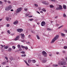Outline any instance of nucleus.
Instances as JSON below:
<instances>
[{
  "label": "nucleus",
  "mask_w": 67,
  "mask_h": 67,
  "mask_svg": "<svg viewBox=\"0 0 67 67\" xmlns=\"http://www.w3.org/2000/svg\"><path fill=\"white\" fill-rule=\"evenodd\" d=\"M58 16H56L54 18L55 19H57V18H58Z\"/></svg>",
  "instance_id": "44"
},
{
  "label": "nucleus",
  "mask_w": 67,
  "mask_h": 67,
  "mask_svg": "<svg viewBox=\"0 0 67 67\" xmlns=\"http://www.w3.org/2000/svg\"><path fill=\"white\" fill-rule=\"evenodd\" d=\"M31 32H33V33H34L35 34V33L34 32H33V31H31Z\"/></svg>",
  "instance_id": "64"
},
{
  "label": "nucleus",
  "mask_w": 67,
  "mask_h": 67,
  "mask_svg": "<svg viewBox=\"0 0 67 67\" xmlns=\"http://www.w3.org/2000/svg\"><path fill=\"white\" fill-rule=\"evenodd\" d=\"M7 27H9V26H10V25H9V24H7Z\"/></svg>",
  "instance_id": "47"
},
{
  "label": "nucleus",
  "mask_w": 67,
  "mask_h": 67,
  "mask_svg": "<svg viewBox=\"0 0 67 67\" xmlns=\"http://www.w3.org/2000/svg\"><path fill=\"white\" fill-rule=\"evenodd\" d=\"M41 24V26H45V24H46V23L44 21H42V22Z\"/></svg>",
  "instance_id": "5"
},
{
  "label": "nucleus",
  "mask_w": 67,
  "mask_h": 67,
  "mask_svg": "<svg viewBox=\"0 0 67 67\" xmlns=\"http://www.w3.org/2000/svg\"><path fill=\"white\" fill-rule=\"evenodd\" d=\"M23 31V29H18L17 30V31L18 32H22Z\"/></svg>",
  "instance_id": "6"
},
{
  "label": "nucleus",
  "mask_w": 67,
  "mask_h": 67,
  "mask_svg": "<svg viewBox=\"0 0 67 67\" xmlns=\"http://www.w3.org/2000/svg\"><path fill=\"white\" fill-rule=\"evenodd\" d=\"M28 37L29 38H30L31 37V35H30L29 36H28Z\"/></svg>",
  "instance_id": "34"
},
{
  "label": "nucleus",
  "mask_w": 67,
  "mask_h": 67,
  "mask_svg": "<svg viewBox=\"0 0 67 67\" xmlns=\"http://www.w3.org/2000/svg\"><path fill=\"white\" fill-rule=\"evenodd\" d=\"M34 20V19H31L29 20L30 21H33Z\"/></svg>",
  "instance_id": "39"
},
{
  "label": "nucleus",
  "mask_w": 67,
  "mask_h": 67,
  "mask_svg": "<svg viewBox=\"0 0 67 67\" xmlns=\"http://www.w3.org/2000/svg\"><path fill=\"white\" fill-rule=\"evenodd\" d=\"M41 10L42 11H44V12H46V10H45L44 8L42 9Z\"/></svg>",
  "instance_id": "20"
},
{
  "label": "nucleus",
  "mask_w": 67,
  "mask_h": 67,
  "mask_svg": "<svg viewBox=\"0 0 67 67\" xmlns=\"http://www.w3.org/2000/svg\"><path fill=\"white\" fill-rule=\"evenodd\" d=\"M12 47L13 48V49H14L15 48V47L14 46H13Z\"/></svg>",
  "instance_id": "35"
},
{
  "label": "nucleus",
  "mask_w": 67,
  "mask_h": 67,
  "mask_svg": "<svg viewBox=\"0 0 67 67\" xmlns=\"http://www.w3.org/2000/svg\"><path fill=\"white\" fill-rule=\"evenodd\" d=\"M5 58L7 60H8V57H5Z\"/></svg>",
  "instance_id": "28"
},
{
  "label": "nucleus",
  "mask_w": 67,
  "mask_h": 67,
  "mask_svg": "<svg viewBox=\"0 0 67 67\" xmlns=\"http://www.w3.org/2000/svg\"><path fill=\"white\" fill-rule=\"evenodd\" d=\"M19 51H22V49H21V48H19Z\"/></svg>",
  "instance_id": "52"
},
{
  "label": "nucleus",
  "mask_w": 67,
  "mask_h": 67,
  "mask_svg": "<svg viewBox=\"0 0 67 67\" xmlns=\"http://www.w3.org/2000/svg\"><path fill=\"white\" fill-rule=\"evenodd\" d=\"M67 48V47L66 46L64 47V49H66V48Z\"/></svg>",
  "instance_id": "46"
},
{
  "label": "nucleus",
  "mask_w": 67,
  "mask_h": 67,
  "mask_svg": "<svg viewBox=\"0 0 67 67\" xmlns=\"http://www.w3.org/2000/svg\"><path fill=\"white\" fill-rule=\"evenodd\" d=\"M42 3H43V4H45V5H47V4H48V3L46 1L42 2Z\"/></svg>",
  "instance_id": "7"
},
{
  "label": "nucleus",
  "mask_w": 67,
  "mask_h": 67,
  "mask_svg": "<svg viewBox=\"0 0 67 67\" xmlns=\"http://www.w3.org/2000/svg\"><path fill=\"white\" fill-rule=\"evenodd\" d=\"M54 6L53 5H50V8H54Z\"/></svg>",
  "instance_id": "21"
},
{
  "label": "nucleus",
  "mask_w": 67,
  "mask_h": 67,
  "mask_svg": "<svg viewBox=\"0 0 67 67\" xmlns=\"http://www.w3.org/2000/svg\"><path fill=\"white\" fill-rule=\"evenodd\" d=\"M25 11H27V9L26 8H25L24 9Z\"/></svg>",
  "instance_id": "37"
},
{
  "label": "nucleus",
  "mask_w": 67,
  "mask_h": 67,
  "mask_svg": "<svg viewBox=\"0 0 67 67\" xmlns=\"http://www.w3.org/2000/svg\"><path fill=\"white\" fill-rule=\"evenodd\" d=\"M63 53H65V51H63Z\"/></svg>",
  "instance_id": "55"
},
{
  "label": "nucleus",
  "mask_w": 67,
  "mask_h": 67,
  "mask_svg": "<svg viewBox=\"0 0 67 67\" xmlns=\"http://www.w3.org/2000/svg\"><path fill=\"white\" fill-rule=\"evenodd\" d=\"M59 10H62L63 9V7H62V5H59Z\"/></svg>",
  "instance_id": "10"
},
{
  "label": "nucleus",
  "mask_w": 67,
  "mask_h": 67,
  "mask_svg": "<svg viewBox=\"0 0 67 67\" xmlns=\"http://www.w3.org/2000/svg\"><path fill=\"white\" fill-rule=\"evenodd\" d=\"M21 47L22 48H24V47H25V46L22 45L21 46Z\"/></svg>",
  "instance_id": "33"
},
{
  "label": "nucleus",
  "mask_w": 67,
  "mask_h": 67,
  "mask_svg": "<svg viewBox=\"0 0 67 67\" xmlns=\"http://www.w3.org/2000/svg\"><path fill=\"white\" fill-rule=\"evenodd\" d=\"M63 8L64 9H66V6L65 5H63Z\"/></svg>",
  "instance_id": "12"
},
{
  "label": "nucleus",
  "mask_w": 67,
  "mask_h": 67,
  "mask_svg": "<svg viewBox=\"0 0 67 67\" xmlns=\"http://www.w3.org/2000/svg\"><path fill=\"white\" fill-rule=\"evenodd\" d=\"M63 17L64 18H66V17H67V16H66V15L65 14V13H64L63 14Z\"/></svg>",
  "instance_id": "18"
},
{
  "label": "nucleus",
  "mask_w": 67,
  "mask_h": 67,
  "mask_svg": "<svg viewBox=\"0 0 67 67\" xmlns=\"http://www.w3.org/2000/svg\"><path fill=\"white\" fill-rule=\"evenodd\" d=\"M22 37V38H24V34H20Z\"/></svg>",
  "instance_id": "14"
},
{
  "label": "nucleus",
  "mask_w": 67,
  "mask_h": 67,
  "mask_svg": "<svg viewBox=\"0 0 67 67\" xmlns=\"http://www.w3.org/2000/svg\"><path fill=\"white\" fill-rule=\"evenodd\" d=\"M51 0V1H52V2H55V0Z\"/></svg>",
  "instance_id": "40"
},
{
  "label": "nucleus",
  "mask_w": 67,
  "mask_h": 67,
  "mask_svg": "<svg viewBox=\"0 0 67 67\" xmlns=\"http://www.w3.org/2000/svg\"><path fill=\"white\" fill-rule=\"evenodd\" d=\"M12 49H11V48H9V49H8V51L9 52H11V50Z\"/></svg>",
  "instance_id": "23"
},
{
  "label": "nucleus",
  "mask_w": 67,
  "mask_h": 67,
  "mask_svg": "<svg viewBox=\"0 0 67 67\" xmlns=\"http://www.w3.org/2000/svg\"><path fill=\"white\" fill-rule=\"evenodd\" d=\"M8 8L9 9V10H11L12 9V6L11 5H9L8 7Z\"/></svg>",
  "instance_id": "13"
},
{
  "label": "nucleus",
  "mask_w": 67,
  "mask_h": 67,
  "mask_svg": "<svg viewBox=\"0 0 67 67\" xmlns=\"http://www.w3.org/2000/svg\"><path fill=\"white\" fill-rule=\"evenodd\" d=\"M59 24H56V26H59Z\"/></svg>",
  "instance_id": "54"
},
{
  "label": "nucleus",
  "mask_w": 67,
  "mask_h": 67,
  "mask_svg": "<svg viewBox=\"0 0 67 67\" xmlns=\"http://www.w3.org/2000/svg\"><path fill=\"white\" fill-rule=\"evenodd\" d=\"M61 35L62 36H65V34L63 33H61Z\"/></svg>",
  "instance_id": "16"
},
{
  "label": "nucleus",
  "mask_w": 67,
  "mask_h": 67,
  "mask_svg": "<svg viewBox=\"0 0 67 67\" xmlns=\"http://www.w3.org/2000/svg\"><path fill=\"white\" fill-rule=\"evenodd\" d=\"M27 65L28 66H29V64L27 63Z\"/></svg>",
  "instance_id": "60"
},
{
  "label": "nucleus",
  "mask_w": 67,
  "mask_h": 67,
  "mask_svg": "<svg viewBox=\"0 0 67 67\" xmlns=\"http://www.w3.org/2000/svg\"><path fill=\"white\" fill-rule=\"evenodd\" d=\"M24 48H25V49H28V47H27V46L25 47Z\"/></svg>",
  "instance_id": "27"
},
{
  "label": "nucleus",
  "mask_w": 67,
  "mask_h": 67,
  "mask_svg": "<svg viewBox=\"0 0 67 67\" xmlns=\"http://www.w3.org/2000/svg\"><path fill=\"white\" fill-rule=\"evenodd\" d=\"M40 56V54H38V57H39V56Z\"/></svg>",
  "instance_id": "62"
},
{
  "label": "nucleus",
  "mask_w": 67,
  "mask_h": 67,
  "mask_svg": "<svg viewBox=\"0 0 67 67\" xmlns=\"http://www.w3.org/2000/svg\"><path fill=\"white\" fill-rule=\"evenodd\" d=\"M42 54L44 57H46V56H47V53L45 51H42Z\"/></svg>",
  "instance_id": "4"
},
{
  "label": "nucleus",
  "mask_w": 67,
  "mask_h": 67,
  "mask_svg": "<svg viewBox=\"0 0 67 67\" xmlns=\"http://www.w3.org/2000/svg\"><path fill=\"white\" fill-rule=\"evenodd\" d=\"M5 10L6 11H9V8L8 7H6V8H5Z\"/></svg>",
  "instance_id": "15"
},
{
  "label": "nucleus",
  "mask_w": 67,
  "mask_h": 67,
  "mask_svg": "<svg viewBox=\"0 0 67 67\" xmlns=\"http://www.w3.org/2000/svg\"><path fill=\"white\" fill-rule=\"evenodd\" d=\"M47 31H52V29H50L49 28H47Z\"/></svg>",
  "instance_id": "25"
},
{
  "label": "nucleus",
  "mask_w": 67,
  "mask_h": 67,
  "mask_svg": "<svg viewBox=\"0 0 67 67\" xmlns=\"http://www.w3.org/2000/svg\"><path fill=\"white\" fill-rule=\"evenodd\" d=\"M49 56H52V54H50V55H49Z\"/></svg>",
  "instance_id": "61"
},
{
  "label": "nucleus",
  "mask_w": 67,
  "mask_h": 67,
  "mask_svg": "<svg viewBox=\"0 0 67 67\" xmlns=\"http://www.w3.org/2000/svg\"><path fill=\"white\" fill-rule=\"evenodd\" d=\"M40 13H43V11H41L40 12Z\"/></svg>",
  "instance_id": "58"
},
{
  "label": "nucleus",
  "mask_w": 67,
  "mask_h": 67,
  "mask_svg": "<svg viewBox=\"0 0 67 67\" xmlns=\"http://www.w3.org/2000/svg\"><path fill=\"white\" fill-rule=\"evenodd\" d=\"M37 37L38 40H40V37H39V36H38V35H37Z\"/></svg>",
  "instance_id": "24"
},
{
  "label": "nucleus",
  "mask_w": 67,
  "mask_h": 67,
  "mask_svg": "<svg viewBox=\"0 0 67 67\" xmlns=\"http://www.w3.org/2000/svg\"><path fill=\"white\" fill-rule=\"evenodd\" d=\"M63 26H64L63 25L61 26H60V27H58V29H60V28H62L63 27Z\"/></svg>",
  "instance_id": "26"
},
{
  "label": "nucleus",
  "mask_w": 67,
  "mask_h": 67,
  "mask_svg": "<svg viewBox=\"0 0 67 67\" xmlns=\"http://www.w3.org/2000/svg\"><path fill=\"white\" fill-rule=\"evenodd\" d=\"M4 2H7V1L6 0H4Z\"/></svg>",
  "instance_id": "63"
},
{
  "label": "nucleus",
  "mask_w": 67,
  "mask_h": 67,
  "mask_svg": "<svg viewBox=\"0 0 67 67\" xmlns=\"http://www.w3.org/2000/svg\"><path fill=\"white\" fill-rule=\"evenodd\" d=\"M56 54H57V55H58V54H59V52H57L56 53Z\"/></svg>",
  "instance_id": "53"
},
{
  "label": "nucleus",
  "mask_w": 67,
  "mask_h": 67,
  "mask_svg": "<svg viewBox=\"0 0 67 67\" xmlns=\"http://www.w3.org/2000/svg\"><path fill=\"white\" fill-rule=\"evenodd\" d=\"M37 13H38V14H40V13L39 12H38V11H37Z\"/></svg>",
  "instance_id": "59"
},
{
  "label": "nucleus",
  "mask_w": 67,
  "mask_h": 67,
  "mask_svg": "<svg viewBox=\"0 0 67 67\" xmlns=\"http://www.w3.org/2000/svg\"><path fill=\"white\" fill-rule=\"evenodd\" d=\"M34 5H35V6L36 7H38V5L36 4H35Z\"/></svg>",
  "instance_id": "43"
},
{
  "label": "nucleus",
  "mask_w": 67,
  "mask_h": 67,
  "mask_svg": "<svg viewBox=\"0 0 67 67\" xmlns=\"http://www.w3.org/2000/svg\"><path fill=\"white\" fill-rule=\"evenodd\" d=\"M21 54H24L25 53V52H21Z\"/></svg>",
  "instance_id": "45"
},
{
  "label": "nucleus",
  "mask_w": 67,
  "mask_h": 67,
  "mask_svg": "<svg viewBox=\"0 0 67 67\" xmlns=\"http://www.w3.org/2000/svg\"><path fill=\"white\" fill-rule=\"evenodd\" d=\"M62 61H59V65H65L67 64V63H66V62L65 61V60L64 59H62Z\"/></svg>",
  "instance_id": "1"
},
{
  "label": "nucleus",
  "mask_w": 67,
  "mask_h": 67,
  "mask_svg": "<svg viewBox=\"0 0 67 67\" xmlns=\"http://www.w3.org/2000/svg\"><path fill=\"white\" fill-rule=\"evenodd\" d=\"M8 3H11V2L10 1H8Z\"/></svg>",
  "instance_id": "49"
},
{
  "label": "nucleus",
  "mask_w": 67,
  "mask_h": 67,
  "mask_svg": "<svg viewBox=\"0 0 67 67\" xmlns=\"http://www.w3.org/2000/svg\"><path fill=\"white\" fill-rule=\"evenodd\" d=\"M12 59H13V58H11L10 59V60L11 61H12Z\"/></svg>",
  "instance_id": "50"
},
{
  "label": "nucleus",
  "mask_w": 67,
  "mask_h": 67,
  "mask_svg": "<svg viewBox=\"0 0 67 67\" xmlns=\"http://www.w3.org/2000/svg\"><path fill=\"white\" fill-rule=\"evenodd\" d=\"M1 46H2V48H3V45H1Z\"/></svg>",
  "instance_id": "56"
},
{
  "label": "nucleus",
  "mask_w": 67,
  "mask_h": 67,
  "mask_svg": "<svg viewBox=\"0 0 67 67\" xmlns=\"http://www.w3.org/2000/svg\"><path fill=\"white\" fill-rule=\"evenodd\" d=\"M5 64H6V62H4L2 63V64H3V65H5Z\"/></svg>",
  "instance_id": "22"
},
{
  "label": "nucleus",
  "mask_w": 67,
  "mask_h": 67,
  "mask_svg": "<svg viewBox=\"0 0 67 67\" xmlns=\"http://www.w3.org/2000/svg\"><path fill=\"white\" fill-rule=\"evenodd\" d=\"M36 61L35 60H32V63H35Z\"/></svg>",
  "instance_id": "31"
},
{
  "label": "nucleus",
  "mask_w": 67,
  "mask_h": 67,
  "mask_svg": "<svg viewBox=\"0 0 67 67\" xmlns=\"http://www.w3.org/2000/svg\"><path fill=\"white\" fill-rule=\"evenodd\" d=\"M20 38V36H17L14 39L15 41H17Z\"/></svg>",
  "instance_id": "9"
},
{
  "label": "nucleus",
  "mask_w": 67,
  "mask_h": 67,
  "mask_svg": "<svg viewBox=\"0 0 67 67\" xmlns=\"http://www.w3.org/2000/svg\"><path fill=\"white\" fill-rule=\"evenodd\" d=\"M47 59L46 58H44L43 61V63H46V62Z\"/></svg>",
  "instance_id": "8"
},
{
  "label": "nucleus",
  "mask_w": 67,
  "mask_h": 67,
  "mask_svg": "<svg viewBox=\"0 0 67 67\" xmlns=\"http://www.w3.org/2000/svg\"><path fill=\"white\" fill-rule=\"evenodd\" d=\"M17 46H18V48L20 49V48H21V46H20V45H18Z\"/></svg>",
  "instance_id": "19"
},
{
  "label": "nucleus",
  "mask_w": 67,
  "mask_h": 67,
  "mask_svg": "<svg viewBox=\"0 0 67 67\" xmlns=\"http://www.w3.org/2000/svg\"><path fill=\"white\" fill-rule=\"evenodd\" d=\"M55 9L56 10H59V7H57Z\"/></svg>",
  "instance_id": "30"
},
{
  "label": "nucleus",
  "mask_w": 67,
  "mask_h": 67,
  "mask_svg": "<svg viewBox=\"0 0 67 67\" xmlns=\"http://www.w3.org/2000/svg\"><path fill=\"white\" fill-rule=\"evenodd\" d=\"M31 60H29L28 61V63H31Z\"/></svg>",
  "instance_id": "32"
},
{
  "label": "nucleus",
  "mask_w": 67,
  "mask_h": 67,
  "mask_svg": "<svg viewBox=\"0 0 67 67\" xmlns=\"http://www.w3.org/2000/svg\"><path fill=\"white\" fill-rule=\"evenodd\" d=\"M18 23V20H16L14 22L13 24H14L16 25V24H17Z\"/></svg>",
  "instance_id": "11"
},
{
  "label": "nucleus",
  "mask_w": 67,
  "mask_h": 67,
  "mask_svg": "<svg viewBox=\"0 0 67 67\" xmlns=\"http://www.w3.org/2000/svg\"><path fill=\"white\" fill-rule=\"evenodd\" d=\"M11 11H13V9H11L10 10Z\"/></svg>",
  "instance_id": "57"
},
{
  "label": "nucleus",
  "mask_w": 67,
  "mask_h": 67,
  "mask_svg": "<svg viewBox=\"0 0 67 67\" xmlns=\"http://www.w3.org/2000/svg\"><path fill=\"white\" fill-rule=\"evenodd\" d=\"M8 33L9 34H11V33L10 32V30H8L7 31Z\"/></svg>",
  "instance_id": "42"
},
{
  "label": "nucleus",
  "mask_w": 67,
  "mask_h": 67,
  "mask_svg": "<svg viewBox=\"0 0 67 67\" xmlns=\"http://www.w3.org/2000/svg\"><path fill=\"white\" fill-rule=\"evenodd\" d=\"M22 10V8H19L17 9L16 11V13H19Z\"/></svg>",
  "instance_id": "3"
},
{
  "label": "nucleus",
  "mask_w": 67,
  "mask_h": 67,
  "mask_svg": "<svg viewBox=\"0 0 67 67\" xmlns=\"http://www.w3.org/2000/svg\"><path fill=\"white\" fill-rule=\"evenodd\" d=\"M53 66H54V67H57V66H58V65H53Z\"/></svg>",
  "instance_id": "36"
},
{
  "label": "nucleus",
  "mask_w": 67,
  "mask_h": 67,
  "mask_svg": "<svg viewBox=\"0 0 67 67\" xmlns=\"http://www.w3.org/2000/svg\"><path fill=\"white\" fill-rule=\"evenodd\" d=\"M28 17L29 18H32V17H33V16H29Z\"/></svg>",
  "instance_id": "51"
},
{
  "label": "nucleus",
  "mask_w": 67,
  "mask_h": 67,
  "mask_svg": "<svg viewBox=\"0 0 67 67\" xmlns=\"http://www.w3.org/2000/svg\"><path fill=\"white\" fill-rule=\"evenodd\" d=\"M6 20L8 21L9 20V18L8 17H6Z\"/></svg>",
  "instance_id": "17"
},
{
  "label": "nucleus",
  "mask_w": 67,
  "mask_h": 67,
  "mask_svg": "<svg viewBox=\"0 0 67 67\" xmlns=\"http://www.w3.org/2000/svg\"><path fill=\"white\" fill-rule=\"evenodd\" d=\"M59 37V35H56L54 38L51 41V43L52 44V43H54L55 41L56 40H57L58 39V38Z\"/></svg>",
  "instance_id": "2"
},
{
  "label": "nucleus",
  "mask_w": 67,
  "mask_h": 67,
  "mask_svg": "<svg viewBox=\"0 0 67 67\" xmlns=\"http://www.w3.org/2000/svg\"><path fill=\"white\" fill-rule=\"evenodd\" d=\"M26 56V55H21V56H22V57H25Z\"/></svg>",
  "instance_id": "38"
},
{
  "label": "nucleus",
  "mask_w": 67,
  "mask_h": 67,
  "mask_svg": "<svg viewBox=\"0 0 67 67\" xmlns=\"http://www.w3.org/2000/svg\"><path fill=\"white\" fill-rule=\"evenodd\" d=\"M4 48L5 49H7V48H8V46H5Z\"/></svg>",
  "instance_id": "29"
},
{
  "label": "nucleus",
  "mask_w": 67,
  "mask_h": 67,
  "mask_svg": "<svg viewBox=\"0 0 67 67\" xmlns=\"http://www.w3.org/2000/svg\"><path fill=\"white\" fill-rule=\"evenodd\" d=\"M29 14H26V16H29Z\"/></svg>",
  "instance_id": "48"
},
{
  "label": "nucleus",
  "mask_w": 67,
  "mask_h": 67,
  "mask_svg": "<svg viewBox=\"0 0 67 67\" xmlns=\"http://www.w3.org/2000/svg\"><path fill=\"white\" fill-rule=\"evenodd\" d=\"M2 3H3L1 1H0V4H2Z\"/></svg>",
  "instance_id": "41"
}]
</instances>
